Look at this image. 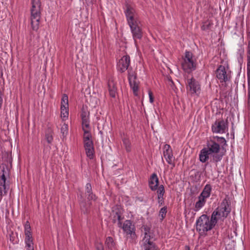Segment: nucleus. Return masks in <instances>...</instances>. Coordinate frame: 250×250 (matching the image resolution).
<instances>
[{
	"instance_id": "4468645a",
	"label": "nucleus",
	"mask_w": 250,
	"mask_h": 250,
	"mask_svg": "<svg viewBox=\"0 0 250 250\" xmlns=\"http://www.w3.org/2000/svg\"><path fill=\"white\" fill-rule=\"evenodd\" d=\"M117 221L118 226L123 229L125 232V222L124 221V215L119 210L115 211L113 216V222L116 223Z\"/></svg>"
},
{
	"instance_id": "c85d7f7f",
	"label": "nucleus",
	"mask_w": 250,
	"mask_h": 250,
	"mask_svg": "<svg viewBox=\"0 0 250 250\" xmlns=\"http://www.w3.org/2000/svg\"><path fill=\"white\" fill-rule=\"evenodd\" d=\"M61 117L63 119L68 117V106H67V107H65L63 104L61 105Z\"/></svg>"
},
{
	"instance_id": "6ab92c4d",
	"label": "nucleus",
	"mask_w": 250,
	"mask_h": 250,
	"mask_svg": "<svg viewBox=\"0 0 250 250\" xmlns=\"http://www.w3.org/2000/svg\"><path fill=\"white\" fill-rule=\"evenodd\" d=\"M159 180L156 173H153L149 180V186L152 191L156 190L158 186Z\"/></svg>"
},
{
	"instance_id": "6e6552de",
	"label": "nucleus",
	"mask_w": 250,
	"mask_h": 250,
	"mask_svg": "<svg viewBox=\"0 0 250 250\" xmlns=\"http://www.w3.org/2000/svg\"><path fill=\"white\" fill-rule=\"evenodd\" d=\"M216 78L220 83H226L231 78L230 71L223 65H220L216 70Z\"/></svg>"
},
{
	"instance_id": "c03bdc74",
	"label": "nucleus",
	"mask_w": 250,
	"mask_h": 250,
	"mask_svg": "<svg viewBox=\"0 0 250 250\" xmlns=\"http://www.w3.org/2000/svg\"><path fill=\"white\" fill-rule=\"evenodd\" d=\"M217 138L218 141H220L221 143H226L225 139L224 137H220L216 136L214 138V139Z\"/></svg>"
},
{
	"instance_id": "b1692460",
	"label": "nucleus",
	"mask_w": 250,
	"mask_h": 250,
	"mask_svg": "<svg viewBox=\"0 0 250 250\" xmlns=\"http://www.w3.org/2000/svg\"><path fill=\"white\" fill-rule=\"evenodd\" d=\"M105 245L109 250H113L115 248L116 243L112 237L108 236L106 238Z\"/></svg>"
},
{
	"instance_id": "0eeeda50",
	"label": "nucleus",
	"mask_w": 250,
	"mask_h": 250,
	"mask_svg": "<svg viewBox=\"0 0 250 250\" xmlns=\"http://www.w3.org/2000/svg\"><path fill=\"white\" fill-rule=\"evenodd\" d=\"M186 89L187 92L192 95L199 96L201 93V85L193 78L187 80Z\"/></svg>"
},
{
	"instance_id": "a211bd4d",
	"label": "nucleus",
	"mask_w": 250,
	"mask_h": 250,
	"mask_svg": "<svg viewBox=\"0 0 250 250\" xmlns=\"http://www.w3.org/2000/svg\"><path fill=\"white\" fill-rule=\"evenodd\" d=\"M85 195L88 201L91 200L96 201L97 199L96 195L92 192L91 184L87 183L85 186Z\"/></svg>"
},
{
	"instance_id": "c9c22d12",
	"label": "nucleus",
	"mask_w": 250,
	"mask_h": 250,
	"mask_svg": "<svg viewBox=\"0 0 250 250\" xmlns=\"http://www.w3.org/2000/svg\"><path fill=\"white\" fill-rule=\"evenodd\" d=\"M167 212V209L166 207L162 208L159 211V215L161 216L162 219H163L165 217Z\"/></svg>"
},
{
	"instance_id": "bb28decb",
	"label": "nucleus",
	"mask_w": 250,
	"mask_h": 250,
	"mask_svg": "<svg viewBox=\"0 0 250 250\" xmlns=\"http://www.w3.org/2000/svg\"><path fill=\"white\" fill-rule=\"evenodd\" d=\"M11 168L10 166L5 165V164H0V174L3 173L5 175H10Z\"/></svg>"
},
{
	"instance_id": "dca6fc26",
	"label": "nucleus",
	"mask_w": 250,
	"mask_h": 250,
	"mask_svg": "<svg viewBox=\"0 0 250 250\" xmlns=\"http://www.w3.org/2000/svg\"><path fill=\"white\" fill-rule=\"evenodd\" d=\"M199 158L200 161L202 163H206L209 158L211 159V161H212V155L205 147L200 150Z\"/></svg>"
},
{
	"instance_id": "20e7f679",
	"label": "nucleus",
	"mask_w": 250,
	"mask_h": 250,
	"mask_svg": "<svg viewBox=\"0 0 250 250\" xmlns=\"http://www.w3.org/2000/svg\"><path fill=\"white\" fill-rule=\"evenodd\" d=\"M31 3V25L32 29L37 31L39 29L40 22L41 2L40 0H32Z\"/></svg>"
},
{
	"instance_id": "a18cd8bd",
	"label": "nucleus",
	"mask_w": 250,
	"mask_h": 250,
	"mask_svg": "<svg viewBox=\"0 0 250 250\" xmlns=\"http://www.w3.org/2000/svg\"><path fill=\"white\" fill-rule=\"evenodd\" d=\"M125 60H126V69H128V63L127 62H129V61H130V58L128 56L126 55V58H125Z\"/></svg>"
},
{
	"instance_id": "9b49d317",
	"label": "nucleus",
	"mask_w": 250,
	"mask_h": 250,
	"mask_svg": "<svg viewBox=\"0 0 250 250\" xmlns=\"http://www.w3.org/2000/svg\"><path fill=\"white\" fill-rule=\"evenodd\" d=\"M134 225L132 224L130 220H126V240L130 242H135L137 236L135 232Z\"/></svg>"
},
{
	"instance_id": "c756f323",
	"label": "nucleus",
	"mask_w": 250,
	"mask_h": 250,
	"mask_svg": "<svg viewBox=\"0 0 250 250\" xmlns=\"http://www.w3.org/2000/svg\"><path fill=\"white\" fill-rule=\"evenodd\" d=\"M92 141V135L90 131L88 130H84L83 135V143Z\"/></svg>"
},
{
	"instance_id": "4be33fe9",
	"label": "nucleus",
	"mask_w": 250,
	"mask_h": 250,
	"mask_svg": "<svg viewBox=\"0 0 250 250\" xmlns=\"http://www.w3.org/2000/svg\"><path fill=\"white\" fill-rule=\"evenodd\" d=\"M206 200L202 197L199 196L197 201L194 205V211H199L206 204Z\"/></svg>"
},
{
	"instance_id": "412c9836",
	"label": "nucleus",
	"mask_w": 250,
	"mask_h": 250,
	"mask_svg": "<svg viewBox=\"0 0 250 250\" xmlns=\"http://www.w3.org/2000/svg\"><path fill=\"white\" fill-rule=\"evenodd\" d=\"M212 191V187L210 184H207L204 188L202 191L199 195L200 196L207 200L210 196Z\"/></svg>"
},
{
	"instance_id": "2eb2a0df",
	"label": "nucleus",
	"mask_w": 250,
	"mask_h": 250,
	"mask_svg": "<svg viewBox=\"0 0 250 250\" xmlns=\"http://www.w3.org/2000/svg\"><path fill=\"white\" fill-rule=\"evenodd\" d=\"M83 145L87 157L93 159L95 153L93 141L83 143Z\"/></svg>"
},
{
	"instance_id": "1a4fd4ad",
	"label": "nucleus",
	"mask_w": 250,
	"mask_h": 250,
	"mask_svg": "<svg viewBox=\"0 0 250 250\" xmlns=\"http://www.w3.org/2000/svg\"><path fill=\"white\" fill-rule=\"evenodd\" d=\"M211 129L213 133L223 134L228 129V122L223 119H218L212 125Z\"/></svg>"
},
{
	"instance_id": "cd10ccee",
	"label": "nucleus",
	"mask_w": 250,
	"mask_h": 250,
	"mask_svg": "<svg viewBox=\"0 0 250 250\" xmlns=\"http://www.w3.org/2000/svg\"><path fill=\"white\" fill-rule=\"evenodd\" d=\"M125 56H124L117 62V69L119 72L123 73L124 72V69L125 68Z\"/></svg>"
},
{
	"instance_id": "ddd939ff",
	"label": "nucleus",
	"mask_w": 250,
	"mask_h": 250,
	"mask_svg": "<svg viewBox=\"0 0 250 250\" xmlns=\"http://www.w3.org/2000/svg\"><path fill=\"white\" fill-rule=\"evenodd\" d=\"M9 175L0 174V195L2 196L6 195L9 189V186L6 184V179Z\"/></svg>"
},
{
	"instance_id": "f8f14e48",
	"label": "nucleus",
	"mask_w": 250,
	"mask_h": 250,
	"mask_svg": "<svg viewBox=\"0 0 250 250\" xmlns=\"http://www.w3.org/2000/svg\"><path fill=\"white\" fill-rule=\"evenodd\" d=\"M163 156L166 159L167 163L172 165L174 167L173 163L174 157H173L172 150L169 145L166 144L164 146Z\"/></svg>"
},
{
	"instance_id": "9d476101",
	"label": "nucleus",
	"mask_w": 250,
	"mask_h": 250,
	"mask_svg": "<svg viewBox=\"0 0 250 250\" xmlns=\"http://www.w3.org/2000/svg\"><path fill=\"white\" fill-rule=\"evenodd\" d=\"M128 79L130 86L133 90L134 95L137 96L139 82L137 79L136 73L133 70L128 69Z\"/></svg>"
},
{
	"instance_id": "79ce46f5",
	"label": "nucleus",
	"mask_w": 250,
	"mask_h": 250,
	"mask_svg": "<svg viewBox=\"0 0 250 250\" xmlns=\"http://www.w3.org/2000/svg\"><path fill=\"white\" fill-rule=\"evenodd\" d=\"M158 200L159 206H162L164 203V197H158Z\"/></svg>"
},
{
	"instance_id": "4c0bfd02",
	"label": "nucleus",
	"mask_w": 250,
	"mask_h": 250,
	"mask_svg": "<svg viewBox=\"0 0 250 250\" xmlns=\"http://www.w3.org/2000/svg\"><path fill=\"white\" fill-rule=\"evenodd\" d=\"M25 244L33 243L32 235H25Z\"/></svg>"
},
{
	"instance_id": "2f4dec72",
	"label": "nucleus",
	"mask_w": 250,
	"mask_h": 250,
	"mask_svg": "<svg viewBox=\"0 0 250 250\" xmlns=\"http://www.w3.org/2000/svg\"><path fill=\"white\" fill-rule=\"evenodd\" d=\"M25 235H32L30 224L28 221H27L24 225Z\"/></svg>"
},
{
	"instance_id": "f704fd0d",
	"label": "nucleus",
	"mask_w": 250,
	"mask_h": 250,
	"mask_svg": "<svg viewBox=\"0 0 250 250\" xmlns=\"http://www.w3.org/2000/svg\"><path fill=\"white\" fill-rule=\"evenodd\" d=\"M248 84H250V60L247 62Z\"/></svg>"
},
{
	"instance_id": "f3484780",
	"label": "nucleus",
	"mask_w": 250,
	"mask_h": 250,
	"mask_svg": "<svg viewBox=\"0 0 250 250\" xmlns=\"http://www.w3.org/2000/svg\"><path fill=\"white\" fill-rule=\"evenodd\" d=\"M80 208L84 214H87L89 212L90 207L92 205L91 203L88 201L87 203L85 200L83 199L82 195H80V199H79Z\"/></svg>"
},
{
	"instance_id": "f257e3e1",
	"label": "nucleus",
	"mask_w": 250,
	"mask_h": 250,
	"mask_svg": "<svg viewBox=\"0 0 250 250\" xmlns=\"http://www.w3.org/2000/svg\"><path fill=\"white\" fill-rule=\"evenodd\" d=\"M230 211L228 200H223L219 206L212 213L211 217L202 214L198 217L195 223V229L200 235H203L211 230L219 221H223Z\"/></svg>"
},
{
	"instance_id": "ea45409f",
	"label": "nucleus",
	"mask_w": 250,
	"mask_h": 250,
	"mask_svg": "<svg viewBox=\"0 0 250 250\" xmlns=\"http://www.w3.org/2000/svg\"><path fill=\"white\" fill-rule=\"evenodd\" d=\"M33 242L32 243L26 244L25 248L26 250H34Z\"/></svg>"
},
{
	"instance_id": "5701e85b",
	"label": "nucleus",
	"mask_w": 250,
	"mask_h": 250,
	"mask_svg": "<svg viewBox=\"0 0 250 250\" xmlns=\"http://www.w3.org/2000/svg\"><path fill=\"white\" fill-rule=\"evenodd\" d=\"M108 87L110 95L112 97H115L116 95V89L115 86V83L112 79H110L108 81Z\"/></svg>"
},
{
	"instance_id": "49530a36",
	"label": "nucleus",
	"mask_w": 250,
	"mask_h": 250,
	"mask_svg": "<svg viewBox=\"0 0 250 250\" xmlns=\"http://www.w3.org/2000/svg\"><path fill=\"white\" fill-rule=\"evenodd\" d=\"M248 61L250 59V50L249 52V55H248Z\"/></svg>"
},
{
	"instance_id": "72a5a7b5",
	"label": "nucleus",
	"mask_w": 250,
	"mask_h": 250,
	"mask_svg": "<svg viewBox=\"0 0 250 250\" xmlns=\"http://www.w3.org/2000/svg\"><path fill=\"white\" fill-rule=\"evenodd\" d=\"M62 104H63L66 107H67V106H68V96L65 94H63L62 100H61V105H62Z\"/></svg>"
},
{
	"instance_id": "a19ab883",
	"label": "nucleus",
	"mask_w": 250,
	"mask_h": 250,
	"mask_svg": "<svg viewBox=\"0 0 250 250\" xmlns=\"http://www.w3.org/2000/svg\"><path fill=\"white\" fill-rule=\"evenodd\" d=\"M248 104L250 106V84H248Z\"/></svg>"
},
{
	"instance_id": "f03ea898",
	"label": "nucleus",
	"mask_w": 250,
	"mask_h": 250,
	"mask_svg": "<svg viewBox=\"0 0 250 250\" xmlns=\"http://www.w3.org/2000/svg\"><path fill=\"white\" fill-rule=\"evenodd\" d=\"M126 18L128 25L130 27L133 38L140 39L142 37L141 24L138 16L135 9L131 6L126 5Z\"/></svg>"
},
{
	"instance_id": "09e8293b",
	"label": "nucleus",
	"mask_w": 250,
	"mask_h": 250,
	"mask_svg": "<svg viewBox=\"0 0 250 250\" xmlns=\"http://www.w3.org/2000/svg\"><path fill=\"white\" fill-rule=\"evenodd\" d=\"M122 141H123V144H125V138H123Z\"/></svg>"
},
{
	"instance_id": "7c9ffc66",
	"label": "nucleus",
	"mask_w": 250,
	"mask_h": 250,
	"mask_svg": "<svg viewBox=\"0 0 250 250\" xmlns=\"http://www.w3.org/2000/svg\"><path fill=\"white\" fill-rule=\"evenodd\" d=\"M82 127L83 132L84 130L90 131V120L82 121Z\"/></svg>"
},
{
	"instance_id": "58836bf2",
	"label": "nucleus",
	"mask_w": 250,
	"mask_h": 250,
	"mask_svg": "<svg viewBox=\"0 0 250 250\" xmlns=\"http://www.w3.org/2000/svg\"><path fill=\"white\" fill-rule=\"evenodd\" d=\"M148 96H149V101L150 103H153L154 102V98L153 96V93L151 90H148Z\"/></svg>"
},
{
	"instance_id": "8fccbe9b",
	"label": "nucleus",
	"mask_w": 250,
	"mask_h": 250,
	"mask_svg": "<svg viewBox=\"0 0 250 250\" xmlns=\"http://www.w3.org/2000/svg\"><path fill=\"white\" fill-rule=\"evenodd\" d=\"M125 150H126V151H128L129 150V149H128V148H127V146H126Z\"/></svg>"
},
{
	"instance_id": "473e14b6",
	"label": "nucleus",
	"mask_w": 250,
	"mask_h": 250,
	"mask_svg": "<svg viewBox=\"0 0 250 250\" xmlns=\"http://www.w3.org/2000/svg\"><path fill=\"white\" fill-rule=\"evenodd\" d=\"M157 189V195H158V197H164V195L165 192V188H164V186L161 185L159 186V187L158 186V188Z\"/></svg>"
},
{
	"instance_id": "e433bc0d",
	"label": "nucleus",
	"mask_w": 250,
	"mask_h": 250,
	"mask_svg": "<svg viewBox=\"0 0 250 250\" xmlns=\"http://www.w3.org/2000/svg\"><path fill=\"white\" fill-rule=\"evenodd\" d=\"M68 131V125L66 124H64L61 127V133L62 135L64 136L67 133Z\"/></svg>"
},
{
	"instance_id": "de8ad7c7",
	"label": "nucleus",
	"mask_w": 250,
	"mask_h": 250,
	"mask_svg": "<svg viewBox=\"0 0 250 250\" xmlns=\"http://www.w3.org/2000/svg\"><path fill=\"white\" fill-rule=\"evenodd\" d=\"M185 250H189V247L188 246H186L185 247Z\"/></svg>"
},
{
	"instance_id": "39448f33",
	"label": "nucleus",
	"mask_w": 250,
	"mask_h": 250,
	"mask_svg": "<svg viewBox=\"0 0 250 250\" xmlns=\"http://www.w3.org/2000/svg\"><path fill=\"white\" fill-rule=\"evenodd\" d=\"M181 65L183 70L188 73H190L196 69V60L191 52L186 51Z\"/></svg>"
},
{
	"instance_id": "a878e982",
	"label": "nucleus",
	"mask_w": 250,
	"mask_h": 250,
	"mask_svg": "<svg viewBox=\"0 0 250 250\" xmlns=\"http://www.w3.org/2000/svg\"><path fill=\"white\" fill-rule=\"evenodd\" d=\"M45 139L49 144H51L53 140V130L50 127L47 128L45 130Z\"/></svg>"
},
{
	"instance_id": "aec40b11",
	"label": "nucleus",
	"mask_w": 250,
	"mask_h": 250,
	"mask_svg": "<svg viewBox=\"0 0 250 250\" xmlns=\"http://www.w3.org/2000/svg\"><path fill=\"white\" fill-rule=\"evenodd\" d=\"M2 163L1 164H5V165L9 166L10 167H12V158L11 152H3L2 153Z\"/></svg>"
},
{
	"instance_id": "37998d69",
	"label": "nucleus",
	"mask_w": 250,
	"mask_h": 250,
	"mask_svg": "<svg viewBox=\"0 0 250 250\" xmlns=\"http://www.w3.org/2000/svg\"><path fill=\"white\" fill-rule=\"evenodd\" d=\"M96 250H104L103 244L101 243L97 244L96 246Z\"/></svg>"
},
{
	"instance_id": "393cba45",
	"label": "nucleus",
	"mask_w": 250,
	"mask_h": 250,
	"mask_svg": "<svg viewBox=\"0 0 250 250\" xmlns=\"http://www.w3.org/2000/svg\"><path fill=\"white\" fill-rule=\"evenodd\" d=\"M90 112L87 110V107H84L83 106L81 109V117L82 121L89 120Z\"/></svg>"
},
{
	"instance_id": "7ed1b4c3",
	"label": "nucleus",
	"mask_w": 250,
	"mask_h": 250,
	"mask_svg": "<svg viewBox=\"0 0 250 250\" xmlns=\"http://www.w3.org/2000/svg\"><path fill=\"white\" fill-rule=\"evenodd\" d=\"M155 240L153 230L148 226L144 227V237L141 242V247L143 250H160L154 243Z\"/></svg>"
},
{
	"instance_id": "423d86ee",
	"label": "nucleus",
	"mask_w": 250,
	"mask_h": 250,
	"mask_svg": "<svg viewBox=\"0 0 250 250\" xmlns=\"http://www.w3.org/2000/svg\"><path fill=\"white\" fill-rule=\"evenodd\" d=\"M212 155V162L218 163L220 162L223 158V154L219 153L220 150V145L214 140L211 139L207 143L205 147Z\"/></svg>"
}]
</instances>
